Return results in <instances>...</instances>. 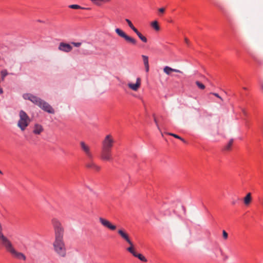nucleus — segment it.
Wrapping results in <instances>:
<instances>
[{"label":"nucleus","mask_w":263,"mask_h":263,"mask_svg":"<svg viewBox=\"0 0 263 263\" xmlns=\"http://www.w3.org/2000/svg\"><path fill=\"white\" fill-rule=\"evenodd\" d=\"M72 49V47L70 44L63 42L60 43L58 47V49L59 50L65 52H69L71 51Z\"/></svg>","instance_id":"nucleus-12"},{"label":"nucleus","mask_w":263,"mask_h":263,"mask_svg":"<svg viewBox=\"0 0 263 263\" xmlns=\"http://www.w3.org/2000/svg\"><path fill=\"white\" fill-rule=\"evenodd\" d=\"M71 44L76 47H79L81 45V43H80V42H78V43L72 42Z\"/></svg>","instance_id":"nucleus-32"},{"label":"nucleus","mask_w":263,"mask_h":263,"mask_svg":"<svg viewBox=\"0 0 263 263\" xmlns=\"http://www.w3.org/2000/svg\"><path fill=\"white\" fill-rule=\"evenodd\" d=\"M184 40H185V43H186L187 44H189V40L185 38Z\"/></svg>","instance_id":"nucleus-37"},{"label":"nucleus","mask_w":263,"mask_h":263,"mask_svg":"<svg viewBox=\"0 0 263 263\" xmlns=\"http://www.w3.org/2000/svg\"><path fill=\"white\" fill-rule=\"evenodd\" d=\"M168 134L171 135V136H173L174 137H175L176 138L180 139V140H181L183 142H185V141L184 140V139H183V138H182L181 137L177 135H176V134H172V133H168Z\"/></svg>","instance_id":"nucleus-28"},{"label":"nucleus","mask_w":263,"mask_h":263,"mask_svg":"<svg viewBox=\"0 0 263 263\" xmlns=\"http://www.w3.org/2000/svg\"><path fill=\"white\" fill-rule=\"evenodd\" d=\"M117 232L118 234L126 241H128L130 239L129 235L124 229H119Z\"/></svg>","instance_id":"nucleus-14"},{"label":"nucleus","mask_w":263,"mask_h":263,"mask_svg":"<svg viewBox=\"0 0 263 263\" xmlns=\"http://www.w3.org/2000/svg\"><path fill=\"white\" fill-rule=\"evenodd\" d=\"M80 144L82 150L84 152L87 157L91 160L93 157V155L90 151V147L83 141H81Z\"/></svg>","instance_id":"nucleus-11"},{"label":"nucleus","mask_w":263,"mask_h":263,"mask_svg":"<svg viewBox=\"0 0 263 263\" xmlns=\"http://www.w3.org/2000/svg\"><path fill=\"white\" fill-rule=\"evenodd\" d=\"M125 21L127 22V23L128 25L129 26V27L134 31V32L135 31V30H136L137 29L134 27V26L133 25V24L132 23V22L129 19L126 18L125 19Z\"/></svg>","instance_id":"nucleus-24"},{"label":"nucleus","mask_w":263,"mask_h":263,"mask_svg":"<svg viewBox=\"0 0 263 263\" xmlns=\"http://www.w3.org/2000/svg\"><path fill=\"white\" fill-rule=\"evenodd\" d=\"M51 222L54 230L55 240H63L64 228L60 221L53 218Z\"/></svg>","instance_id":"nucleus-4"},{"label":"nucleus","mask_w":263,"mask_h":263,"mask_svg":"<svg viewBox=\"0 0 263 263\" xmlns=\"http://www.w3.org/2000/svg\"><path fill=\"white\" fill-rule=\"evenodd\" d=\"M222 236L224 239H227L228 238V234L224 230H223L222 231Z\"/></svg>","instance_id":"nucleus-31"},{"label":"nucleus","mask_w":263,"mask_h":263,"mask_svg":"<svg viewBox=\"0 0 263 263\" xmlns=\"http://www.w3.org/2000/svg\"><path fill=\"white\" fill-rule=\"evenodd\" d=\"M154 121H155V123H156V126H157V127L158 129L159 130H160L159 126V125H158V124L157 120L156 118L155 117H154Z\"/></svg>","instance_id":"nucleus-36"},{"label":"nucleus","mask_w":263,"mask_h":263,"mask_svg":"<svg viewBox=\"0 0 263 263\" xmlns=\"http://www.w3.org/2000/svg\"><path fill=\"white\" fill-rule=\"evenodd\" d=\"M127 250L131 254H132L133 256H134L136 253V251L134 250V247H129L127 248Z\"/></svg>","instance_id":"nucleus-27"},{"label":"nucleus","mask_w":263,"mask_h":263,"mask_svg":"<svg viewBox=\"0 0 263 263\" xmlns=\"http://www.w3.org/2000/svg\"><path fill=\"white\" fill-rule=\"evenodd\" d=\"M0 92H2V89L0 88Z\"/></svg>","instance_id":"nucleus-41"},{"label":"nucleus","mask_w":263,"mask_h":263,"mask_svg":"<svg viewBox=\"0 0 263 263\" xmlns=\"http://www.w3.org/2000/svg\"><path fill=\"white\" fill-rule=\"evenodd\" d=\"M126 242L130 245V247H134L133 243L130 239Z\"/></svg>","instance_id":"nucleus-35"},{"label":"nucleus","mask_w":263,"mask_h":263,"mask_svg":"<svg viewBox=\"0 0 263 263\" xmlns=\"http://www.w3.org/2000/svg\"><path fill=\"white\" fill-rule=\"evenodd\" d=\"M134 256L138 258L140 260L142 261L146 262L147 261V259L141 254L136 253Z\"/></svg>","instance_id":"nucleus-23"},{"label":"nucleus","mask_w":263,"mask_h":263,"mask_svg":"<svg viewBox=\"0 0 263 263\" xmlns=\"http://www.w3.org/2000/svg\"><path fill=\"white\" fill-rule=\"evenodd\" d=\"M69 7L71 9H85V8L81 7L80 6L78 5H71L69 6Z\"/></svg>","instance_id":"nucleus-26"},{"label":"nucleus","mask_w":263,"mask_h":263,"mask_svg":"<svg viewBox=\"0 0 263 263\" xmlns=\"http://www.w3.org/2000/svg\"><path fill=\"white\" fill-rule=\"evenodd\" d=\"M116 33L121 37L124 39L127 43L135 45L137 44V41L133 37L128 35L124 31L120 28L115 29Z\"/></svg>","instance_id":"nucleus-7"},{"label":"nucleus","mask_w":263,"mask_h":263,"mask_svg":"<svg viewBox=\"0 0 263 263\" xmlns=\"http://www.w3.org/2000/svg\"><path fill=\"white\" fill-rule=\"evenodd\" d=\"M8 74V72H7V70H6V69H4L1 71V79H2V81H3L4 80L5 77L6 76H7Z\"/></svg>","instance_id":"nucleus-25"},{"label":"nucleus","mask_w":263,"mask_h":263,"mask_svg":"<svg viewBox=\"0 0 263 263\" xmlns=\"http://www.w3.org/2000/svg\"><path fill=\"white\" fill-rule=\"evenodd\" d=\"M134 32L136 33V34L142 42L144 43H146L147 42L146 37L143 36L137 29L135 30Z\"/></svg>","instance_id":"nucleus-21"},{"label":"nucleus","mask_w":263,"mask_h":263,"mask_svg":"<svg viewBox=\"0 0 263 263\" xmlns=\"http://www.w3.org/2000/svg\"><path fill=\"white\" fill-rule=\"evenodd\" d=\"M54 250L58 255L64 257L66 254V250L63 240H54L53 243Z\"/></svg>","instance_id":"nucleus-5"},{"label":"nucleus","mask_w":263,"mask_h":263,"mask_svg":"<svg viewBox=\"0 0 263 263\" xmlns=\"http://www.w3.org/2000/svg\"><path fill=\"white\" fill-rule=\"evenodd\" d=\"M44 130V128L41 124H35L33 127V133L35 135H40Z\"/></svg>","instance_id":"nucleus-16"},{"label":"nucleus","mask_w":263,"mask_h":263,"mask_svg":"<svg viewBox=\"0 0 263 263\" xmlns=\"http://www.w3.org/2000/svg\"><path fill=\"white\" fill-rule=\"evenodd\" d=\"M0 174H3V173H2V172L1 170H0Z\"/></svg>","instance_id":"nucleus-39"},{"label":"nucleus","mask_w":263,"mask_h":263,"mask_svg":"<svg viewBox=\"0 0 263 263\" xmlns=\"http://www.w3.org/2000/svg\"><path fill=\"white\" fill-rule=\"evenodd\" d=\"M212 94L218 98L220 99L221 101H223V99L217 93H212Z\"/></svg>","instance_id":"nucleus-34"},{"label":"nucleus","mask_w":263,"mask_h":263,"mask_svg":"<svg viewBox=\"0 0 263 263\" xmlns=\"http://www.w3.org/2000/svg\"><path fill=\"white\" fill-rule=\"evenodd\" d=\"M94 5L98 7H101L103 4H109L112 0H90Z\"/></svg>","instance_id":"nucleus-17"},{"label":"nucleus","mask_w":263,"mask_h":263,"mask_svg":"<svg viewBox=\"0 0 263 263\" xmlns=\"http://www.w3.org/2000/svg\"><path fill=\"white\" fill-rule=\"evenodd\" d=\"M151 25L156 31H159L160 30V27L157 21L152 22Z\"/></svg>","instance_id":"nucleus-22"},{"label":"nucleus","mask_w":263,"mask_h":263,"mask_svg":"<svg viewBox=\"0 0 263 263\" xmlns=\"http://www.w3.org/2000/svg\"><path fill=\"white\" fill-rule=\"evenodd\" d=\"M242 112L243 113V114H244L245 115H247V112H246V111H245V110L242 109Z\"/></svg>","instance_id":"nucleus-38"},{"label":"nucleus","mask_w":263,"mask_h":263,"mask_svg":"<svg viewBox=\"0 0 263 263\" xmlns=\"http://www.w3.org/2000/svg\"><path fill=\"white\" fill-rule=\"evenodd\" d=\"M115 143L114 139L110 134L107 135L102 141L101 148L111 150Z\"/></svg>","instance_id":"nucleus-6"},{"label":"nucleus","mask_w":263,"mask_h":263,"mask_svg":"<svg viewBox=\"0 0 263 263\" xmlns=\"http://www.w3.org/2000/svg\"><path fill=\"white\" fill-rule=\"evenodd\" d=\"M261 87L263 89V84L261 85Z\"/></svg>","instance_id":"nucleus-40"},{"label":"nucleus","mask_w":263,"mask_h":263,"mask_svg":"<svg viewBox=\"0 0 263 263\" xmlns=\"http://www.w3.org/2000/svg\"><path fill=\"white\" fill-rule=\"evenodd\" d=\"M163 71L164 72L168 75L170 76L173 72H178V73H182V71H181L180 70L176 69H173L169 66H166L163 68Z\"/></svg>","instance_id":"nucleus-15"},{"label":"nucleus","mask_w":263,"mask_h":263,"mask_svg":"<svg viewBox=\"0 0 263 263\" xmlns=\"http://www.w3.org/2000/svg\"><path fill=\"white\" fill-rule=\"evenodd\" d=\"M19 120L17 126L21 131H24L29 125L31 120L28 115L24 111L21 110L19 112Z\"/></svg>","instance_id":"nucleus-3"},{"label":"nucleus","mask_w":263,"mask_h":263,"mask_svg":"<svg viewBox=\"0 0 263 263\" xmlns=\"http://www.w3.org/2000/svg\"><path fill=\"white\" fill-rule=\"evenodd\" d=\"M99 221L103 227L110 231H115L117 229L116 226L106 218L99 217Z\"/></svg>","instance_id":"nucleus-9"},{"label":"nucleus","mask_w":263,"mask_h":263,"mask_svg":"<svg viewBox=\"0 0 263 263\" xmlns=\"http://www.w3.org/2000/svg\"><path fill=\"white\" fill-rule=\"evenodd\" d=\"M116 33L121 37L124 39L127 43L135 45L137 44V41L133 37L128 35L124 31L120 28L115 29Z\"/></svg>","instance_id":"nucleus-8"},{"label":"nucleus","mask_w":263,"mask_h":263,"mask_svg":"<svg viewBox=\"0 0 263 263\" xmlns=\"http://www.w3.org/2000/svg\"><path fill=\"white\" fill-rule=\"evenodd\" d=\"M142 58L145 66V71L147 72L149 71L148 58L147 56L145 55H142Z\"/></svg>","instance_id":"nucleus-19"},{"label":"nucleus","mask_w":263,"mask_h":263,"mask_svg":"<svg viewBox=\"0 0 263 263\" xmlns=\"http://www.w3.org/2000/svg\"><path fill=\"white\" fill-rule=\"evenodd\" d=\"M196 84L201 89H204L205 88V86L199 81H196Z\"/></svg>","instance_id":"nucleus-30"},{"label":"nucleus","mask_w":263,"mask_h":263,"mask_svg":"<svg viewBox=\"0 0 263 263\" xmlns=\"http://www.w3.org/2000/svg\"><path fill=\"white\" fill-rule=\"evenodd\" d=\"M86 167L88 168L93 169L97 171H99L100 170V167L93 163L92 161H90L86 164Z\"/></svg>","instance_id":"nucleus-18"},{"label":"nucleus","mask_w":263,"mask_h":263,"mask_svg":"<svg viewBox=\"0 0 263 263\" xmlns=\"http://www.w3.org/2000/svg\"><path fill=\"white\" fill-rule=\"evenodd\" d=\"M100 159L105 161H111L112 160L111 150L101 148Z\"/></svg>","instance_id":"nucleus-10"},{"label":"nucleus","mask_w":263,"mask_h":263,"mask_svg":"<svg viewBox=\"0 0 263 263\" xmlns=\"http://www.w3.org/2000/svg\"><path fill=\"white\" fill-rule=\"evenodd\" d=\"M2 231L3 228L0 223V242L2 245L5 247L6 249L14 258L24 261L26 260V257L25 254L18 252L13 248L10 241L3 234Z\"/></svg>","instance_id":"nucleus-1"},{"label":"nucleus","mask_w":263,"mask_h":263,"mask_svg":"<svg viewBox=\"0 0 263 263\" xmlns=\"http://www.w3.org/2000/svg\"><path fill=\"white\" fill-rule=\"evenodd\" d=\"M233 139H231V140L229 141V142L228 144L226 146V147H225V149H226V150H229V149H230L231 147V146H232V144H233Z\"/></svg>","instance_id":"nucleus-29"},{"label":"nucleus","mask_w":263,"mask_h":263,"mask_svg":"<svg viewBox=\"0 0 263 263\" xmlns=\"http://www.w3.org/2000/svg\"><path fill=\"white\" fill-rule=\"evenodd\" d=\"M243 200L245 205H249L252 201L251 194L250 193H248L247 195L245 197Z\"/></svg>","instance_id":"nucleus-20"},{"label":"nucleus","mask_w":263,"mask_h":263,"mask_svg":"<svg viewBox=\"0 0 263 263\" xmlns=\"http://www.w3.org/2000/svg\"><path fill=\"white\" fill-rule=\"evenodd\" d=\"M23 97L26 100H30L33 104L38 106L44 111L49 114H54V109L47 102L41 98L30 93L24 95Z\"/></svg>","instance_id":"nucleus-2"},{"label":"nucleus","mask_w":263,"mask_h":263,"mask_svg":"<svg viewBox=\"0 0 263 263\" xmlns=\"http://www.w3.org/2000/svg\"><path fill=\"white\" fill-rule=\"evenodd\" d=\"M128 87L134 91H137L138 89L140 88L141 85V79L140 78H138L136 80V83L135 84H133L131 83H129L127 84Z\"/></svg>","instance_id":"nucleus-13"},{"label":"nucleus","mask_w":263,"mask_h":263,"mask_svg":"<svg viewBox=\"0 0 263 263\" xmlns=\"http://www.w3.org/2000/svg\"><path fill=\"white\" fill-rule=\"evenodd\" d=\"M159 12L163 14L165 12V8H161L158 9Z\"/></svg>","instance_id":"nucleus-33"}]
</instances>
